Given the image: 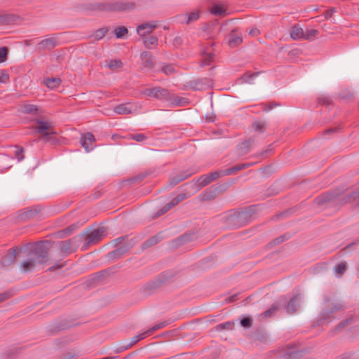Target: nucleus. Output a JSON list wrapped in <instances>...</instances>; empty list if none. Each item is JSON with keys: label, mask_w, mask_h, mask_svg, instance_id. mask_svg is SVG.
<instances>
[{"label": "nucleus", "mask_w": 359, "mask_h": 359, "mask_svg": "<svg viewBox=\"0 0 359 359\" xmlns=\"http://www.w3.org/2000/svg\"><path fill=\"white\" fill-rule=\"evenodd\" d=\"M234 327V322L227 321L223 323H220L215 327L217 331H222L223 330H232Z\"/></svg>", "instance_id": "obj_40"}, {"label": "nucleus", "mask_w": 359, "mask_h": 359, "mask_svg": "<svg viewBox=\"0 0 359 359\" xmlns=\"http://www.w3.org/2000/svg\"><path fill=\"white\" fill-rule=\"evenodd\" d=\"M285 240H286V236L285 235L280 236L278 238L273 240L271 242H270L268 244V246H269V248H271L272 247H273L276 245H279V244L282 243Z\"/></svg>", "instance_id": "obj_54"}, {"label": "nucleus", "mask_w": 359, "mask_h": 359, "mask_svg": "<svg viewBox=\"0 0 359 359\" xmlns=\"http://www.w3.org/2000/svg\"><path fill=\"white\" fill-rule=\"evenodd\" d=\"M302 297L299 294H297L292 297L284 306L286 312L288 313H294L296 312L298 307L299 306Z\"/></svg>", "instance_id": "obj_18"}, {"label": "nucleus", "mask_w": 359, "mask_h": 359, "mask_svg": "<svg viewBox=\"0 0 359 359\" xmlns=\"http://www.w3.org/2000/svg\"><path fill=\"white\" fill-rule=\"evenodd\" d=\"M15 156L18 159V161H20L24 159L23 155V148L15 146Z\"/></svg>", "instance_id": "obj_60"}, {"label": "nucleus", "mask_w": 359, "mask_h": 359, "mask_svg": "<svg viewBox=\"0 0 359 359\" xmlns=\"http://www.w3.org/2000/svg\"><path fill=\"white\" fill-rule=\"evenodd\" d=\"M182 43H183V40H182V37H180V36H176L173 39V45L176 48L180 47L182 44Z\"/></svg>", "instance_id": "obj_64"}, {"label": "nucleus", "mask_w": 359, "mask_h": 359, "mask_svg": "<svg viewBox=\"0 0 359 359\" xmlns=\"http://www.w3.org/2000/svg\"><path fill=\"white\" fill-rule=\"evenodd\" d=\"M13 294L11 291H6L0 294V303L6 301L12 297Z\"/></svg>", "instance_id": "obj_63"}, {"label": "nucleus", "mask_w": 359, "mask_h": 359, "mask_svg": "<svg viewBox=\"0 0 359 359\" xmlns=\"http://www.w3.org/2000/svg\"><path fill=\"white\" fill-rule=\"evenodd\" d=\"M126 138L138 142H142L147 140V137L143 133L129 134L127 135Z\"/></svg>", "instance_id": "obj_41"}, {"label": "nucleus", "mask_w": 359, "mask_h": 359, "mask_svg": "<svg viewBox=\"0 0 359 359\" xmlns=\"http://www.w3.org/2000/svg\"><path fill=\"white\" fill-rule=\"evenodd\" d=\"M172 207V205H170V203H167L165 205H164L161 209H160L156 214L154 217H158L165 212H167L169 210H170Z\"/></svg>", "instance_id": "obj_55"}, {"label": "nucleus", "mask_w": 359, "mask_h": 359, "mask_svg": "<svg viewBox=\"0 0 359 359\" xmlns=\"http://www.w3.org/2000/svg\"><path fill=\"white\" fill-rule=\"evenodd\" d=\"M144 7L135 1H85L80 5L81 10L87 14L99 12L130 13Z\"/></svg>", "instance_id": "obj_1"}, {"label": "nucleus", "mask_w": 359, "mask_h": 359, "mask_svg": "<svg viewBox=\"0 0 359 359\" xmlns=\"http://www.w3.org/2000/svg\"><path fill=\"white\" fill-rule=\"evenodd\" d=\"M344 308V306L340 302L331 303L328 304L320 313L318 319L315 323L317 325H321L324 323H330L334 319V313L342 310Z\"/></svg>", "instance_id": "obj_4"}, {"label": "nucleus", "mask_w": 359, "mask_h": 359, "mask_svg": "<svg viewBox=\"0 0 359 359\" xmlns=\"http://www.w3.org/2000/svg\"><path fill=\"white\" fill-rule=\"evenodd\" d=\"M16 258V250L14 248L10 249L6 255L2 257L0 261V264L4 266H8L11 265Z\"/></svg>", "instance_id": "obj_21"}, {"label": "nucleus", "mask_w": 359, "mask_h": 359, "mask_svg": "<svg viewBox=\"0 0 359 359\" xmlns=\"http://www.w3.org/2000/svg\"><path fill=\"white\" fill-rule=\"evenodd\" d=\"M39 211L40 210L38 208H28L20 214L19 218L23 221L28 220L35 217Z\"/></svg>", "instance_id": "obj_23"}, {"label": "nucleus", "mask_w": 359, "mask_h": 359, "mask_svg": "<svg viewBox=\"0 0 359 359\" xmlns=\"http://www.w3.org/2000/svg\"><path fill=\"white\" fill-rule=\"evenodd\" d=\"M147 337H149V334H147V331H144L140 334L134 336L131 339V341L129 344H128L126 346L122 347V351L126 350V349L130 348L131 346L135 345L136 343H137L139 341H140Z\"/></svg>", "instance_id": "obj_30"}, {"label": "nucleus", "mask_w": 359, "mask_h": 359, "mask_svg": "<svg viewBox=\"0 0 359 359\" xmlns=\"http://www.w3.org/2000/svg\"><path fill=\"white\" fill-rule=\"evenodd\" d=\"M55 133V132L45 133L44 134L41 135L39 137V140L44 141L46 142H51L53 144H55L57 142L56 137L53 136V135Z\"/></svg>", "instance_id": "obj_38"}, {"label": "nucleus", "mask_w": 359, "mask_h": 359, "mask_svg": "<svg viewBox=\"0 0 359 359\" xmlns=\"http://www.w3.org/2000/svg\"><path fill=\"white\" fill-rule=\"evenodd\" d=\"M279 305H280V303H275V304H272V306L270 307V309H269L268 310L263 312L261 315L266 318L271 317L272 315H273L276 312V311L278 310Z\"/></svg>", "instance_id": "obj_43"}, {"label": "nucleus", "mask_w": 359, "mask_h": 359, "mask_svg": "<svg viewBox=\"0 0 359 359\" xmlns=\"http://www.w3.org/2000/svg\"><path fill=\"white\" fill-rule=\"evenodd\" d=\"M114 111L118 114H129L132 112V107L129 104H121L114 107Z\"/></svg>", "instance_id": "obj_29"}, {"label": "nucleus", "mask_w": 359, "mask_h": 359, "mask_svg": "<svg viewBox=\"0 0 359 359\" xmlns=\"http://www.w3.org/2000/svg\"><path fill=\"white\" fill-rule=\"evenodd\" d=\"M57 39L55 36L46 38L39 41L36 48L39 52L51 50L57 46Z\"/></svg>", "instance_id": "obj_11"}, {"label": "nucleus", "mask_w": 359, "mask_h": 359, "mask_svg": "<svg viewBox=\"0 0 359 359\" xmlns=\"http://www.w3.org/2000/svg\"><path fill=\"white\" fill-rule=\"evenodd\" d=\"M158 22L155 20L147 22L139 25L136 31L139 36L144 37L147 35L151 34L154 30L158 27Z\"/></svg>", "instance_id": "obj_10"}, {"label": "nucleus", "mask_w": 359, "mask_h": 359, "mask_svg": "<svg viewBox=\"0 0 359 359\" xmlns=\"http://www.w3.org/2000/svg\"><path fill=\"white\" fill-rule=\"evenodd\" d=\"M347 269V265L345 262L336 264L334 267V271L337 277H341Z\"/></svg>", "instance_id": "obj_34"}, {"label": "nucleus", "mask_w": 359, "mask_h": 359, "mask_svg": "<svg viewBox=\"0 0 359 359\" xmlns=\"http://www.w3.org/2000/svg\"><path fill=\"white\" fill-rule=\"evenodd\" d=\"M221 176H224L222 170H217L212 172L208 175H202L198 180V185L200 188H203Z\"/></svg>", "instance_id": "obj_14"}, {"label": "nucleus", "mask_w": 359, "mask_h": 359, "mask_svg": "<svg viewBox=\"0 0 359 359\" xmlns=\"http://www.w3.org/2000/svg\"><path fill=\"white\" fill-rule=\"evenodd\" d=\"M50 242L45 241L32 244L27 254L26 259L20 264L24 272L31 271L36 266L46 263L48 260Z\"/></svg>", "instance_id": "obj_2"}, {"label": "nucleus", "mask_w": 359, "mask_h": 359, "mask_svg": "<svg viewBox=\"0 0 359 359\" xmlns=\"http://www.w3.org/2000/svg\"><path fill=\"white\" fill-rule=\"evenodd\" d=\"M353 201H357L359 204V190L347 193L337 191V205Z\"/></svg>", "instance_id": "obj_7"}, {"label": "nucleus", "mask_w": 359, "mask_h": 359, "mask_svg": "<svg viewBox=\"0 0 359 359\" xmlns=\"http://www.w3.org/2000/svg\"><path fill=\"white\" fill-rule=\"evenodd\" d=\"M172 207V205H170V203H167L165 205H164L161 209H160L156 214L154 217H158L165 212H167L169 210H170Z\"/></svg>", "instance_id": "obj_56"}, {"label": "nucleus", "mask_w": 359, "mask_h": 359, "mask_svg": "<svg viewBox=\"0 0 359 359\" xmlns=\"http://www.w3.org/2000/svg\"><path fill=\"white\" fill-rule=\"evenodd\" d=\"M318 34V31L317 29H307L306 32H304V40H313L316 38V36Z\"/></svg>", "instance_id": "obj_45"}, {"label": "nucleus", "mask_w": 359, "mask_h": 359, "mask_svg": "<svg viewBox=\"0 0 359 359\" xmlns=\"http://www.w3.org/2000/svg\"><path fill=\"white\" fill-rule=\"evenodd\" d=\"M210 13L217 16L224 15L226 13V8L224 5L215 4L210 9Z\"/></svg>", "instance_id": "obj_32"}, {"label": "nucleus", "mask_w": 359, "mask_h": 359, "mask_svg": "<svg viewBox=\"0 0 359 359\" xmlns=\"http://www.w3.org/2000/svg\"><path fill=\"white\" fill-rule=\"evenodd\" d=\"M160 241V236L158 235H155L144 243H142L141 248L142 250H146L156 244H157Z\"/></svg>", "instance_id": "obj_31"}, {"label": "nucleus", "mask_w": 359, "mask_h": 359, "mask_svg": "<svg viewBox=\"0 0 359 359\" xmlns=\"http://www.w3.org/2000/svg\"><path fill=\"white\" fill-rule=\"evenodd\" d=\"M16 16L13 14L0 11V25H8L15 21Z\"/></svg>", "instance_id": "obj_26"}, {"label": "nucleus", "mask_w": 359, "mask_h": 359, "mask_svg": "<svg viewBox=\"0 0 359 359\" xmlns=\"http://www.w3.org/2000/svg\"><path fill=\"white\" fill-rule=\"evenodd\" d=\"M189 86L195 90H201L211 86L212 83L208 79L202 78L190 81Z\"/></svg>", "instance_id": "obj_20"}, {"label": "nucleus", "mask_w": 359, "mask_h": 359, "mask_svg": "<svg viewBox=\"0 0 359 359\" xmlns=\"http://www.w3.org/2000/svg\"><path fill=\"white\" fill-rule=\"evenodd\" d=\"M258 211V207L252 205L244 210L230 213L226 217V223L231 228H239L250 223Z\"/></svg>", "instance_id": "obj_3"}, {"label": "nucleus", "mask_w": 359, "mask_h": 359, "mask_svg": "<svg viewBox=\"0 0 359 359\" xmlns=\"http://www.w3.org/2000/svg\"><path fill=\"white\" fill-rule=\"evenodd\" d=\"M187 196L186 194L182 193L179 195H177L176 197L173 198L171 201L170 202V205H172V207H175L179 203L187 198Z\"/></svg>", "instance_id": "obj_52"}, {"label": "nucleus", "mask_w": 359, "mask_h": 359, "mask_svg": "<svg viewBox=\"0 0 359 359\" xmlns=\"http://www.w3.org/2000/svg\"><path fill=\"white\" fill-rule=\"evenodd\" d=\"M35 121L39 125L37 127H36V131L41 134V135L45 133H48L47 131L52 127L50 123L48 121H43L40 119H36Z\"/></svg>", "instance_id": "obj_27"}, {"label": "nucleus", "mask_w": 359, "mask_h": 359, "mask_svg": "<svg viewBox=\"0 0 359 359\" xmlns=\"http://www.w3.org/2000/svg\"><path fill=\"white\" fill-rule=\"evenodd\" d=\"M114 33L117 39H123L127 36L128 29L125 26H120L114 30Z\"/></svg>", "instance_id": "obj_36"}, {"label": "nucleus", "mask_w": 359, "mask_h": 359, "mask_svg": "<svg viewBox=\"0 0 359 359\" xmlns=\"http://www.w3.org/2000/svg\"><path fill=\"white\" fill-rule=\"evenodd\" d=\"M142 93L145 96L154 97L158 100H168L170 98V93L168 90L160 86L146 88L142 91Z\"/></svg>", "instance_id": "obj_6"}, {"label": "nucleus", "mask_w": 359, "mask_h": 359, "mask_svg": "<svg viewBox=\"0 0 359 359\" xmlns=\"http://www.w3.org/2000/svg\"><path fill=\"white\" fill-rule=\"evenodd\" d=\"M258 74L257 72L256 73H253V74H251L250 72H246L245 74H244L239 79L242 81V82H245V83H250V80L252 79H253L254 77L257 76Z\"/></svg>", "instance_id": "obj_53"}, {"label": "nucleus", "mask_w": 359, "mask_h": 359, "mask_svg": "<svg viewBox=\"0 0 359 359\" xmlns=\"http://www.w3.org/2000/svg\"><path fill=\"white\" fill-rule=\"evenodd\" d=\"M105 66L111 70L120 69L123 67V63L119 60H111L106 61Z\"/></svg>", "instance_id": "obj_39"}, {"label": "nucleus", "mask_w": 359, "mask_h": 359, "mask_svg": "<svg viewBox=\"0 0 359 359\" xmlns=\"http://www.w3.org/2000/svg\"><path fill=\"white\" fill-rule=\"evenodd\" d=\"M256 142V136H251L245 139L236 146V151L239 156H243L248 154L252 146Z\"/></svg>", "instance_id": "obj_12"}, {"label": "nucleus", "mask_w": 359, "mask_h": 359, "mask_svg": "<svg viewBox=\"0 0 359 359\" xmlns=\"http://www.w3.org/2000/svg\"><path fill=\"white\" fill-rule=\"evenodd\" d=\"M133 245L134 242H133V240L127 241L115 250L109 252L108 254V257L109 259H118L128 251H129L133 247Z\"/></svg>", "instance_id": "obj_13"}, {"label": "nucleus", "mask_w": 359, "mask_h": 359, "mask_svg": "<svg viewBox=\"0 0 359 359\" xmlns=\"http://www.w3.org/2000/svg\"><path fill=\"white\" fill-rule=\"evenodd\" d=\"M140 59L144 69H152L154 67V57L150 52L143 51L140 55Z\"/></svg>", "instance_id": "obj_17"}, {"label": "nucleus", "mask_w": 359, "mask_h": 359, "mask_svg": "<svg viewBox=\"0 0 359 359\" xmlns=\"http://www.w3.org/2000/svg\"><path fill=\"white\" fill-rule=\"evenodd\" d=\"M22 112L27 114L38 115L41 112V109L34 104H25L22 106Z\"/></svg>", "instance_id": "obj_28"}, {"label": "nucleus", "mask_w": 359, "mask_h": 359, "mask_svg": "<svg viewBox=\"0 0 359 359\" xmlns=\"http://www.w3.org/2000/svg\"><path fill=\"white\" fill-rule=\"evenodd\" d=\"M252 129L257 133H262L266 129V123L264 121H256L252 123Z\"/></svg>", "instance_id": "obj_37"}, {"label": "nucleus", "mask_w": 359, "mask_h": 359, "mask_svg": "<svg viewBox=\"0 0 359 359\" xmlns=\"http://www.w3.org/2000/svg\"><path fill=\"white\" fill-rule=\"evenodd\" d=\"M162 72L166 75L172 74L175 72V68L171 65H165L161 69Z\"/></svg>", "instance_id": "obj_61"}, {"label": "nucleus", "mask_w": 359, "mask_h": 359, "mask_svg": "<svg viewBox=\"0 0 359 359\" xmlns=\"http://www.w3.org/2000/svg\"><path fill=\"white\" fill-rule=\"evenodd\" d=\"M80 142L82 147L88 152L94 148L93 143L95 142V138L92 133H87L82 135Z\"/></svg>", "instance_id": "obj_19"}, {"label": "nucleus", "mask_w": 359, "mask_h": 359, "mask_svg": "<svg viewBox=\"0 0 359 359\" xmlns=\"http://www.w3.org/2000/svg\"><path fill=\"white\" fill-rule=\"evenodd\" d=\"M214 59V54L209 53H203V57L201 60V65L202 67L208 66L211 64V62L213 61Z\"/></svg>", "instance_id": "obj_44"}, {"label": "nucleus", "mask_w": 359, "mask_h": 359, "mask_svg": "<svg viewBox=\"0 0 359 359\" xmlns=\"http://www.w3.org/2000/svg\"><path fill=\"white\" fill-rule=\"evenodd\" d=\"M68 327H69V325L67 323L61 321V322L55 323L53 325H50L48 327V330L52 334H55L62 330L67 329Z\"/></svg>", "instance_id": "obj_25"}, {"label": "nucleus", "mask_w": 359, "mask_h": 359, "mask_svg": "<svg viewBox=\"0 0 359 359\" xmlns=\"http://www.w3.org/2000/svg\"><path fill=\"white\" fill-rule=\"evenodd\" d=\"M303 36H304V30L299 25H295L291 27L290 37L293 40L303 39Z\"/></svg>", "instance_id": "obj_24"}, {"label": "nucleus", "mask_w": 359, "mask_h": 359, "mask_svg": "<svg viewBox=\"0 0 359 359\" xmlns=\"http://www.w3.org/2000/svg\"><path fill=\"white\" fill-rule=\"evenodd\" d=\"M303 355V351H292L285 355L286 359H299Z\"/></svg>", "instance_id": "obj_51"}, {"label": "nucleus", "mask_w": 359, "mask_h": 359, "mask_svg": "<svg viewBox=\"0 0 359 359\" xmlns=\"http://www.w3.org/2000/svg\"><path fill=\"white\" fill-rule=\"evenodd\" d=\"M168 324V321H163L161 323H159L156 325H155L154 326H153L152 327H151L150 329L146 330L147 331V334H149V336H150L151 334H152L154 332L161 329V328H163L165 327V326H167Z\"/></svg>", "instance_id": "obj_46"}, {"label": "nucleus", "mask_w": 359, "mask_h": 359, "mask_svg": "<svg viewBox=\"0 0 359 359\" xmlns=\"http://www.w3.org/2000/svg\"><path fill=\"white\" fill-rule=\"evenodd\" d=\"M199 18V11L198 10H195L194 11L187 14V21L186 23L188 25L191 23Z\"/></svg>", "instance_id": "obj_48"}, {"label": "nucleus", "mask_w": 359, "mask_h": 359, "mask_svg": "<svg viewBox=\"0 0 359 359\" xmlns=\"http://www.w3.org/2000/svg\"><path fill=\"white\" fill-rule=\"evenodd\" d=\"M192 174H193V172H191L189 170L182 171V172H177L176 174H173V175H170V177L168 180V186L170 187H174L175 186L178 184L180 182L187 179Z\"/></svg>", "instance_id": "obj_15"}, {"label": "nucleus", "mask_w": 359, "mask_h": 359, "mask_svg": "<svg viewBox=\"0 0 359 359\" xmlns=\"http://www.w3.org/2000/svg\"><path fill=\"white\" fill-rule=\"evenodd\" d=\"M143 43L147 48L151 49L152 46L158 45V38L155 36L142 37Z\"/></svg>", "instance_id": "obj_33"}, {"label": "nucleus", "mask_w": 359, "mask_h": 359, "mask_svg": "<svg viewBox=\"0 0 359 359\" xmlns=\"http://www.w3.org/2000/svg\"><path fill=\"white\" fill-rule=\"evenodd\" d=\"M84 234H80L73 237L72 238L60 241L57 243L60 252L64 255H68L76 251Z\"/></svg>", "instance_id": "obj_5"}, {"label": "nucleus", "mask_w": 359, "mask_h": 359, "mask_svg": "<svg viewBox=\"0 0 359 359\" xmlns=\"http://www.w3.org/2000/svg\"><path fill=\"white\" fill-rule=\"evenodd\" d=\"M352 323H353V318H347L346 320L340 322L335 327V328L332 331V332L334 334L335 332L344 328V327H346L347 325H351Z\"/></svg>", "instance_id": "obj_50"}, {"label": "nucleus", "mask_w": 359, "mask_h": 359, "mask_svg": "<svg viewBox=\"0 0 359 359\" xmlns=\"http://www.w3.org/2000/svg\"><path fill=\"white\" fill-rule=\"evenodd\" d=\"M318 104L323 106H330L332 104V100L327 95H321L318 98Z\"/></svg>", "instance_id": "obj_49"}, {"label": "nucleus", "mask_w": 359, "mask_h": 359, "mask_svg": "<svg viewBox=\"0 0 359 359\" xmlns=\"http://www.w3.org/2000/svg\"><path fill=\"white\" fill-rule=\"evenodd\" d=\"M252 165V163L237 164V165H235L229 168L222 170V174L224 176L235 174L236 172H237L241 170H244V169L249 168Z\"/></svg>", "instance_id": "obj_22"}, {"label": "nucleus", "mask_w": 359, "mask_h": 359, "mask_svg": "<svg viewBox=\"0 0 359 359\" xmlns=\"http://www.w3.org/2000/svg\"><path fill=\"white\" fill-rule=\"evenodd\" d=\"M106 233V229L104 226H99L98 228L92 231L89 234L86 236V243L83 248L94 245L98 243Z\"/></svg>", "instance_id": "obj_9"}, {"label": "nucleus", "mask_w": 359, "mask_h": 359, "mask_svg": "<svg viewBox=\"0 0 359 359\" xmlns=\"http://www.w3.org/2000/svg\"><path fill=\"white\" fill-rule=\"evenodd\" d=\"M109 32V28L104 27L100 28L94 32L92 36L94 38V40L99 41L104 38L106 34Z\"/></svg>", "instance_id": "obj_35"}, {"label": "nucleus", "mask_w": 359, "mask_h": 359, "mask_svg": "<svg viewBox=\"0 0 359 359\" xmlns=\"http://www.w3.org/2000/svg\"><path fill=\"white\" fill-rule=\"evenodd\" d=\"M61 83V79L59 78H48L46 81V85L49 88H55Z\"/></svg>", "instance_id": "obj_42"}, {"label": "nucleus", "mask_w": 359, "mask_h": 359, "mask_svg": "<svg viewBox=\"0 0 359 359\" xmlns=\"http://www.w3.org/2000/svg\"><path fill=\"white\" fill-rule=\"evenodd\" d=\"M241 325L245 328H250L252 325V319L250 317L243 318L241 320Z\"/></svg>", "instance_id": "obj_59"}, {"label": "nucleus", "mask_w": 359, "mask_h": 359, "mask_svg": "<svg viewBox=\"0 0 359 359\" xmlns=\"http://www.w3.org/2000/svg\"><path fill=\"white\" fill-rule=\"evenodd\" d=\"M219 192V187H211L198 195V200L203 202L216 198Z\"/></svg>", "instance_id": "obj_16"}, {"label": "nucleus", "mask_w": 359, "mask_h": 359, "mask_svg": "<svg viewBox=\"0 0 359 359\" xmlns=\"http://www.w3.org/2000/svg\"><path fill=\"white\" fill-rule=\"evenodd\" d=\"M172 207V205H170V203H167L165 205H164L161 209H160L156 214L154 217H158L165 212H167L169 210H170Z\"/></svg>", "instance_id": "obj_57"}, {"label": "nucleus", "mask_w": 359, "mask_h": 359, "mask_svg": "<svg viewBox=\"0 0 359 359\" xmlns=\"http://www.w3.org/2000/svg\"><path fill=\"white\" fill-rule=\"evenodd\" d=\"M8 49L6 46L0 48V63L5 62L7 59Z\"/></svg>", "instance_id": "obj_58"}, {"label": "nucleus", "mask_w": 359, "mask_h": 359, "mask_svg": "<svg viewBox=\"0 0 359 359\" xmlns=\"http://www.w3.org/2000/svg\"><path fill=\"white\" fill-rule=\"evenodd\" d=\"M242 42V39L239 36H237L234 34L233 32L231 33L230 39L229 40V46L231 47H235Z\"/></svg>", "instance_id": "obj_47"}, {"label": "nucleus", "mask_w": 359, "mask_h": 359, "mask_svg": "<svg viewBox=\"0 0 359 359\" xmlns=\"http://www.w3.org/2000/svg\"><path fill=\"white\" fill-rule=\"evenodd\" d=\"M313 203L318 206L324 205H337V191L322 194L314 200Z\"/></svg>", "instance_id": "obj_8"}, {"label": "nucleus", "mask_w": 359, "mask_h": 359, "mask_svg": "<svg viewBox=\"0 0 359 359\" xmlns=\"http://www.w3.org/2000/svg\"><path fill=\"white\" fill-rule=\"evenodd\" d=\"M9 81V76L6 71H0V83H6Z\"/></svg>", "instance_id": "obj_62"}]
</instances>
